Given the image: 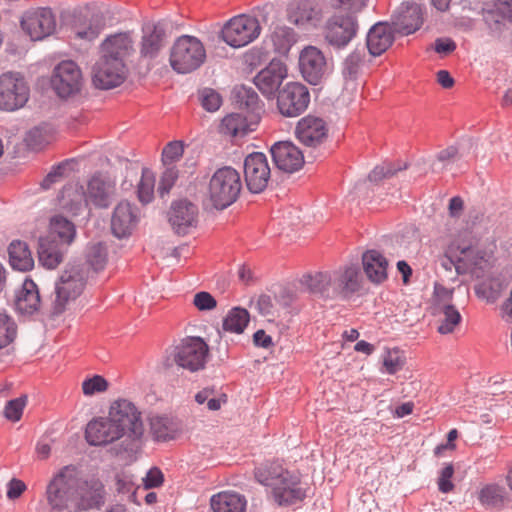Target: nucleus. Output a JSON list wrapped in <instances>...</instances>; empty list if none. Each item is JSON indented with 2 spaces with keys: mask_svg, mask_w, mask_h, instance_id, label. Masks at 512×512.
Here are the masks:
<instances>
[{
  "mask_svg": "<svg viewBox=\"0 0 512 512\" xmlns=\"http://www.w3.org/2000/svg\"><path fill=\"white\" fill-rule=\"evenodd\" d=\"M87 270L82 264H67L54 283L49 296V313L63 314L83 293L87 284Z\"/></svg>",
  "mask_w": 512,
  "mask_h": 512,
  "instance_id": "1",
  "label": "nucleus"
},
{
  "mask_svg": "<svg viewBox=\"0 0 512 512\" xmlns=\"http://www.w3.org/2000/svg\"><path fill=\"white\" fill-rule=\"evenodd\" d=\"M77 488L75 467L68 465L61 468L48 481L45 499L49 512H74V497Z\"/></svg>",
  "mask_w": 512,
  "mask_h": 512,
  "instance_id": "2",
  "label": "nucleus"
},
{
  "mask_svg": "<svg viewBox=\"0 0 512 512\" xmlns=\"http://www.w3.org/2000/svg\"><path fill=\"white\" fill-rule=\"evenodd\" d=\"M209 346L201 337H187L167 353L163 360L166 369L174 364L190 372H198L206 366Z\"/></svg>",
  "mask_w": 512,
  "mask_h": 512,
  "instance_id": "3",
  "label": "nucleus"
},
{
  "mask_svg": "<svg viewBox=\"0 0 512 512\" xmlns=\"http://www.w3.org/2000/svg\"><path fill=\"white\" fill-rule=\"evenodd\" d=\"M242 190V181L239 172L225 166L217 169L210 178L208 197L215 209L223 210L232 205Z\"/></svg>",
  "mask_w": 512,
  "mask_h": 512,
  "instance_id": "4",
  "label": "nucleus"
},
{
  "mask_svg": "<svg viewBox=\"0 0 512 512\" xmlns=\"http://www.w3.org/2000/svg\"><path fill=\"white\" fill-rule=\"evenodd\" d=\"M205 59L206 50L204 45L194 36H180L170 50L169 62L177 73H190L198 69Z\"/></svg>",
  "mask_w": 512,
  "mask_h": 512,
  "instance_id": "5",
  "label": "nucleus"
},
{
  "mask_svg": "<svg viewBox=\"0 0 512 512\" xmlns=\"http://www.w3.org/2000/svg\"><path fill=\"white\" fill-rule=\"evenodd\" d=\"M479 216L481 217L479 225L475 226L473 230L464 229L459 231L450 242L448 252H459L461 256L465 253H469V251L479 243L477 235H480L482 232L487 234L486 240L490 241L495 247V242L502 234L504 227L502 224L498 223L497 219L491 217L483 218V215L479 213H476L473 218L478 220ZM469 217L472 218V214H470Z\"/></svg>",
  "mask_w": 512,
  "mask_h": 512,
  "instance_id": "6",
  "label": "nucleus"
},
{
  "mask_svg": "<svg viewBox=\"0 0 512 512\" xmlns=\"http://www.w3.org/2000/svg\"><path fill=\"white\" fill-rule=\"evenodd\" d=\"M261 33V26L257 18L241 14L231 18L222 28L223 41L233 48L248 45Z\"/></svg>",
  "mask_w": 512,
  "mask_h": 512,
  "instance_id": "7",
  "label": "nucleus"
},
{
  "mask_svg": "<svg viewBox=\"0 0 512 512\" xmlns=\"http://www.w3.org/2000/svg\"><path fill=\"white\" fill-rule=\"evenodd\" d=\"M108 416L121 434L127 435L131 439H140L144 433V426L141 418V412L129 400L118 399L114 401L110 408Z\"/></svg>",
  "mask_w": 512,
  "mask_h": 512,
  "instance_id": "8",
  "label": "nucleus"
},
{
  "mask_svg": "<svg viewBox=\"0 0 512 512\" xmlns=\"http://www.w3.org/2000/svg\"><path fill=\"white\" fill-rule=\"evenodd\" d=\"M29 99V87L19 73L7 72L0 76V109L14 111Z\"/></svg>",
  "mask_w": 512,
  "mask_h": 512,
  "instance_id": "9",
  "label": "nucleus"
},
{
  "mask_svg": "<svg viewBox=\"0 0 512 512\" xmlns=\"http://www.w3.org/2000/svg\"><path fill=\"white\" fill-rule=\"evenodd\" d=\"M310 102L308 89L301 83L289 82L277 97L279 112L286 117H297L302 114Z\"/></svg>",
  "mask_w": 512,
  "mask_h": 512,
  "instance_id": "10",
  "label": "nucleus"
},
{
  "mask_svg": "<svg viewBox=\"0 0 512 512\" xmlns=\"http://www.w3.org/2000/svg\"><path fill=\"white\" fill-rule=\"evenodd\" d=\"M271 178L267 157L261 152L249 154L244 160V179L251 193L263 192Z\"/></svg>",
  "mask_w": 512,
  "mask_h": 512,
  "instance_id": "11",
  "label": "nucleus"
},
{
  "mask_svg": "<svg viewBox=\"0 0 512 512\" xmlns=\"http://www.w3.org/2000/svg\"><path fill=\"white\" fill-rule=\"evenodd\" d=\"M105 487L98 478L80 481L77 478V488L74 497V512L99 510L105 503Z\"/></svg>",
  "mask_w": 512,
  "mask_h": 512,
  "instance_id": "12",
  "label": "nucleus"
},
{
  "mask_svg": "<svg viewBox=\"0 0 512 512\" xmlns=\"http://www.w3.org/2000/svg\"><path fill=\"white\" fill-rule=\"evenodd\" d=\"M83 82L82 73L73 61H62L54 69L52 85L61 98L78 93Z\"/></svg>",
  "mask_w": 512,
  "mask_h": 512,
  "instance_id": "13",
  "label": "nucleus"
},
{
  "mask_svg": "<svg viewBox=\"0 0 512 512\" xmlns=\"http://www.w3.org/2000/svg\"><path fill=\"white\" fill-rule=\"evenodd\" d=\"M199 208L188 199L173 201L168 211V222L178 235H186L198 224Z\"/></svg>",
  "mask_w": 512,
  "mask_h": 512,
  "instance_id": "14",
  "label": "nucleus"
},
{
  "mask_svg": "<svg viewBox=\"0 0 512 512\" xmlns=\"http://www.w3.org/2000/svg\"><path fill=\"white\" fill-rule=\"evenodd\" d=\"M357 22L352 16L333 15L324 26L325 40L336 48L345 47L356 35Z\"/></svg>",
  "mask_w": 512,
  "mask_h": 512,
  "instance_id": "15",
  "label": "nucleus"
},
{
  "mask_svg": "<svg viewBox=\"0 0 512 512\" xmlns=\"http://www.w3.org/2000/svg\"><path fill=\"white\" fill-rule=\"evenodd\" d=\"M126 78V66L119 60H111L104 56L93 67V83L101 89L119 86Z\"/></svg>",
  "mask_w": 512,
  "mask_h": 512,
  "instance_id": "16",
  "label": "nucleus"
},
{
  "mask_svg": "<svg viewBox=\"0 0 512 512\" xmlns=\"http://www.w3.org/2000/svg\"><path fill=\"white\" fill-rule=\"evenodd\" d=\"M299 68L308 83L317 85L327 73V61L320 49L315 46H307L300 53Z\"/></svg>",
  "mask_w": 512,
  "mask_h": 512,
  "instance_id": "17",
  "label": "nucleus"
},
{
  "mask_svg": "<svg viewBox=\"0 0 512 512\" xmlns=\"http://www.w3.org/2000/svg\"><path fill=\"white\" fill-rule=\"evenodd\" d=\"M21 26L31 40L37 41L50 36L55 31L56 19L51 9L39 8L27 13L21 21Z\"/></svg>",
  "mask_w": 512,
  "mask_h": 512,
  "instance_id": "18",
  "label": "nucleus"
},
{
  "mask_svg": "<svg viewBox=\"0 0 512 512\" xmlns=\"http://www.w3.org/2000/svg\"><path fill=\"white\" fill-rule=\"evenodd\" d=\"M270 152L276 168L283 173L292 174L304 166L302 151L290 141L275 143Z\"/></svg>",
  "mask_w": 512,
  "mask_h": 512,
  "instance_id": "19",
  "label": "nucleus"
},
{
  "mask_svg": "<svg viewBox=\"0 0 512 512\" xmlns=\"http://www.w3.org/2000/svg\"><path fill=\"white\" fill-rule=\"evenodd\" d=\"M423 24V11L417 3H402L392 16L394 31L402 35L416 32Z\"/></svg>",
  "mask_w": 512,
  "mask_h": 512,
  "instance_id": "20",
  "label": "nucleus"
},
{
  "mask_svg": "<svg viewBox=\"0 0 512 512\" xmlns=\"http://www.w3.org/2000/svg\"><path fill=\"white\" fill-rule=\"evenodd\" d=\"M295 135L303 145L317 147L327 139L328 126L322 118L308 115L298 121Z\"/></svg>",
  "mask_w": 512,
  "mask_h": 512,
  "instance_id": "21",
  "label": "nucleus"
},
{
  "mask_svg": "<svg viewBox=\"0 0 512 512\" xmlns=\"http://www.w3.org/2000/svg\"><path fill=\"white\" fill-rule=\"evenodd\" d=\"M166 29L162 22H148L142 27V37L139 44L141 58L154 59L164 47Z\"/></svg>",
  "mask_w": 512,
  "mask_h": 512,
  "instance_id": "22",
  "label": "nucleus"
},
{
  "mask_svg": "<svg viewBox=\"0 0 512 512\" xmlns=\"http://www.w3.org/2000/svg\"><path fill=\"white\" fill-rule=\"evenodd\" d=\"M122 436L121 430L116 427L109 416L92 419L85 430L87 442L94 446L110 444Z\"/></svg>",
  "mask_w": 512,
  "mask_h": 512,
  "instance_id": "23",
  "label": "nucleus"
},
{
  "mask_svg": "<svg viewBox=\"0 0 512 512\" xmlns=\"http://www.w3.org/2000/svg\"><path fill=\"white\" fill-rule=\"evenodd\" d=\"M336 281L334 270H330L303 275L300 283L312 294L326 299H334L340 297Z\"/></svg>",
  "mask_w": 512,
  "mask_h": 512,
  "instance_id": "24",
  "label": "nucleus"
},
{
  "mask_svg": "<svg viewBox=\"0 0 512 512\" xmlns=\"http://www.w3.org/2000/svg\"><path fill=\"white\" fill-rule=\"evenodd\" d=\"M483 21L492 37L499 38L512 22V0H495L490 9L483 10Z\"/></svg>",
  "mask_w": 512,
  "mask_h": 512,
  "instance_id": "25",
  "label": "nucleus"
},
{
  "mask_svg": "<svg viewBox=\"0 0 512 512\" xmlns=\"http://www.w3.org/2000/svg\"><path fill=\"white\" fill-rule=\"evenodd\" d=\"M287 77L286 65L280 60H272L254 78L256 87L267 97L278 91L283 80Z\"/></svg>",
  "mask_w": 512,
  "mask_h": 512,
  "instance_id": "26",
  "label": "nucleus"
},
{
  "mask_svg": "<svg viewBox=\"0 0 512 512\" xmlns=\"http://www.w3.org/2000/svg\"><path fill=\"white\" fill-rule=\"evenodd\" d=\"M115 184L100 174H95L87 183L86 204L107 208L115 197Z\"/></svg>",
  "mask_w": 512,
  "mask_h": 512,
  "instance_id": "27",
  "label": "nucleus"
},
{
  "mask_svg": "<svg viewBox=\"0 0 512 512\" xmlns=\"http://www.w3.org/2000/svg\"><path fill=\"white\" fill-rule=\"evenodd\" d=\"M138 221L136 208L128 201H121L114 208L111 217L112 233L118 238L127 237L135 229Z\"/></svg>",
  "mask_w": 512,
  "mask_h": 512,
  "instance_id": "28",
  "label": "nucleus"
},
{
  "mask_svg": "<svg viewBox=\"0 0 512 512\" xmlns=\"http://www.w3.org/2000/svg\"><path fill=\"white\" fill-rule=\"evenodd\" d=\"M289 21L303 29L316 27L322 18L319 6L311 0H300L290 6Z\"/></svg>",
  "mask_w": 512,
  "mask_h": 512,
  "instance_id": "29",
  "label": "nucleus"
},
{
  "mask_svg": "<svg viewBox=\"0 0 512 512\" xmlns=\"http://www.w3.org/2000/svg\"><path fill=\"white\" fill-rule=\"evenodd\" d=\"M14 306L22 315H33L39 312L43 306L37 284L26 279L21 288L15 294Z\"/></svg>",
  "mask_w": 512,
  "mask_h": 512,
  "instance_id": "30",
  "label": "nucleus"
},
{
  "mask_svg": "<svg viewBox=\"0 0 512 512\" xmlns=\"http://www.w3.org/2000/svg\"><path fill=\"white\" fill-rule=\"evenodd\" d=\"M272 495L278 505L289 506L302 501L306 491L301 487L299 477L289 473L281 484L272 489Z\"/></svg>",
  "mask_w": 512,
  "mask_h": 512,
  "instance_id": "31",
  "label": "nucleus"
},
{
  "mask_svg": "<svg viewBox=\"0 0 512 512\" xmlns=\"http://www.w3.org/2000/svg\"><path fill=\"white\" fill-rule=\"evenodd\" d=\"M394 28L386 23L375 24L367 34L366 45L372 56H380L394 41Z\"/></svg>",
  "mask_w": 512,
  "mask_h": 512,
  "instance_id": "32",
  "label": "nucleus"
},
{
  "mask_svg": "<svg viewBox=\"0 0 512 512\" xmlns=\"http://www.w3.org/2000/svg\"><path fill=\"white\" fill-rule=\"evenodd\" d=\"M101 49L102 56L124 62L125 57L129 56L134 50L133 40L129 33H118L109 36L102 43Z\"/></svg>",
  "mask_w": 512,
  "mask_h": 512,
  "instance_id": "33",
  "label": "nucleus"
},
{
  "mask_svg": "<svg viewBox=\"0 0 512 512\" xmlns=\"http://www.w3.org/2000/svg\"><path fill=\"white\" fill-rule=\"evenodd\" d=\"M339 295L346 298L361 288V271L357 265L351 264L334 270Z\"/></svg>",
  "mask_w": 512,
  "mask_h": 512,
  "instance_id": "34",
  "label": "nucleus"
},
{
  "mask_svg": "<svg viewBox=\"0 0 512 512\" xmlns=\"http://www.w3.org/2000/svg\"><path fill=\"white\" fill-rule=\"evenodd\" d=\"M362 264L363 270L371 282L380 284L387 279L388 261L379 251H366L362 255Z\"/></svg>",
  "mask_w": 512,
  "mask_h": 512,
  "instance_id": "35",
  "label": "nucleus"
},
{
  "mask_svg": "<svg viewBox=\"0 0 512 512\" xmlns=\"http://www.w3.org/2000/svg\"><path fill=\"white\" fill-rule=\"evenodd\" d=\"M258 123V116L252 115L251 119L242 113H231L222 119L220 132L230 136H244L253 131Z\"/></svg>",
  "mask_w": 512,
  "mask_h": 512,
  "instance_id": "36",
  "label": "nucleus"
},
{
  "mask_svg": "<svg viewBox=\"0 0 512 512\" xmlns=\"http://www.w3.org/2000/svg\"><path fill=\"white\" fill-rule=\"evenodd\" d=\"M213 512H245L247 500L244 495L234 491H222L210 499Z\"/></svg>",
  "mask_w": 512,
  "mask_h": 512,
  "instance_id": "37",
  "label": "nucleus"
},
{
  "mask_svg": "<svg viewBox=\"0 0 512 512\" xmlns=\"http://www.w3.org/2000/svg\"><path fill=\"white\" fill-rule=\"evenodd\" d=\"M437 331L441 335L452 334L462 322L459 310L452 303L435 304Z\"/></svg>",
  "mask_w": 512,
  "mask_h": 512,
  "instance_id": "38",
  "label": "nucleus"
},
{
  "mask_svg": "<svg viewBox=\"0 0 512 512\" xmlns=\"http://www.w3.org/2000/svg\"><path fill=\"white\" fill-rule=\"evenodd\" d=\"M492 253V250L481 249L478 243L469 253H465L458 258L456 265L457 273L462 274L467 270L484 269L489 264Z\"/></svg>",
  "mask_w": 512,
  "mask_h": 512,
  "instance_id": "39",
  "label": "nucleus"
},
{
  "mask_svg": "<svg viewBox=\"0 0 512 512\" xmlns=\"http://www.w3.org/2000/svg\"><path fill=\"white\" fill-rule=\"evenodd\" d=\"M59 243L52 240L50 236L39 239L38 258L40 264L48 269H54L63 261Z\"/></svg>",
  "mask_w": 512,
  "mask_h": 512,
  "instance_id": "40",
  "label": "nucleus"
},
{
  "mask_svg": "<svg viewBox=\"0 0 512 512\" xmlns=\"http://www.w3.org/2000/svg\"><path fill=\"white\" fill-rule=\"evenodd\" d=\"M9 261L14 269L28 271L33 268L34 260L28 245L20 240L11 242L8 248Z\"/></svg>",
  "mask_w": 512,
  "mask_h": 512,
  "instance_id": "41",
  "label": "nucleus"
},
{
  "mask_svg": "<svg viewBox=\"0 0 512 512\" xmlns=\"http://www.w3.org/2000/svg\"><path fill=\"white\" fill-rule=\"evenodd\" d=\"M153 436L159 441L174 439L180 430L179 424L166 416H153L150 419Z\"/></svg>",
  "mask_w": 512,
  "mask_h": 512,
  "instance_id": "42",
  "label": "nucleus"
},
{
  "mask_svg": "<svg viewBox=\"0 0 512 512\" xmlns=\"http://www.w3.org/2000/svg\"><path fill=\"white\" fill-rule=\"evenodd\" d=\"M54 138V129L51 125L43 123L31 128L25 136L27 146L33 150H41L50 144Z\"/></svg>",
  "mask_w": 512,
  "mask_h": 512,
  "instance_id": "43",
  "label": "nucleus"
},
{
  "mask_svg": "<svg viewBox=\"0 0 512 512\" xmlns=\"http://www.w3.org/2000/svg\"><path fill=\"white\" fill-rule=\"evenodd\" d=\"M508 498L505 488L496 483L484 485L478 492L480 503L487 507H501Z\"/></svg>",
  "mask_w": 512,
  "mask_h": 512,
  "instance_id": "44",
  "label": "nucleus"
},
{
  "mask_svg": "<svg viewBox=\"0 0 512 512\" xmlns=\"http://www.w3.org/2000/svg\"><path fill=\"white\" fill-rule=\"evenodd\" d=\"M105 25L106 20L104 13L97 11L91 14L87 25L75 26L74 33L78 39L92 41L98 37Z\"/></svg>",
  "mask_w": 512,
  "mask_h": 512,
  "instance_id": "45",
  "label": "nucleus"
},
{
  "mask_svg": "<svg viewBox=\"0 0 512 512\" xmlns=\"http://www.w3.org/2000/svg\"><path fill=\"white\" fill-rule=\"evenodd\" d=\"M289 473L290 472L284 469L281 465L277 463H271L265 467L258 468L255 471V477L261 484L274 489L275 486L281 484L283 479Z\"/></svg>",
  "mask_w": 512,
  "mask_h": 512,
  "instance_id": "46",
  "label": "nucleus"
},
{
  "mask_svg": "<svg viewBox=\"0 0 512 512\" xmlns=\"http://www.w3.org/2000/svg\"><path fill=\"white\" fill-rule=\"evenodd\" d=\"M250 320L249 312L241 307L232 308L223 319L222 328L226 332L241 334Z\"/></svg>",
  "mask_w": 512,
  "mask_h": 512,
  "instance_id": "47",
  "label": "nucleus"
},
{
  "mask_svg": "<svg viewBox=\"0 0 512 512\" xmlns=\"http://www.w3.org/2000/svg\"><path fill=\"white\" fill-rule=\"evenodd\" d=\"M76 229L74 224L62 216H54L50 220V236L59 238L61 244L69 245L74 240Z\"/></svg>",
  "mask_w": 512,
  "mask_h": 512,
  "instance_id": "48",
  "label": "nucleus"
},
{
  "mask_svg": "<svg viewBox=\"0 0 512 512\" xmlns=\"http://www.w3.org/2000/svg\"><path fill=\"white\" fill-rule=\"evenodd\" d=\"M85 198L86 193L83 191L82 186L70 185L62 190L60 202L64 209L75 214L82 207L83 203L86 204Z\"/></svg>",
  "mask_w": 512,
  "mask_h": 512,
  "instance_id": "49",
  "label": "nucleus"
},
{
  "mask_svg": "<svg viewBox=\"0 0 512 512\" xmlns=\"http://www.w3.org/2000/svg\"><path fill=\"white\" fill-rule=\"evenodd\" d=\"M155 176L152 171L144 168L137 188L138 199L141 203L147 204L154 197Z\"/></svg>",
  "mask_w": 512,
  "mask_h": 512,
  "instance_id": "50",
  "label": "nucleus"
},
{
  "mask_svg": "<svg viewBox=\"0 0 512 512\" xmlns=\"http://www.w3.org/2000/svg\"><path fill=\"white\" fill-rule=\"evenodd\" d=\"M461 155L456 146H449L436 155V160L431 164L432 172L438 173L441 170L447 169L449 165L459 161Z\"/></svg>",
  "mask_w": 512,
  "mask_h": 512,
  "instance_id": "51",
  "label": "nucleus"
},
{
  "mask_svg": "<svg viewBox=\"0 0 512 512\" xmlns=\"http://www.w3.org/2000/svg\"><path fill=\"white\" fill-rule=\"evenodd\" d=\"M107 256V248L102 243H94L87 248V262L95 271L104 269L107 263Z\"/></svg>",
  "mask_w": 512,
  "mask_h": 512,
  "instance_id": "52",
  "label": "nucleus"
},
{
  "mask_svg": "<svg viewBox=\"0 0 512 512\" xmlns=\"http://www.w3.org/2000/svg\"><path fill=\"white\" fill-rule=\"evenodd\" d=\"M271 41L277 52L286 53L294 42V32L287 27H277L271 34Z\"/></svg>",
  "mask_w": 512,
  "mask_h": 512,
  "instance_id": "53",
  "label": "nucleus"
},
{
  "mask_svg": "<svg viewBox=\"0 0 512 512\" xmlns=\"http://www.w3.org/2000/svg\"><path fill=\"white\" fill-rule=\"evenodd\" d=\"M17 326L7 314L0 313V349L12 343L16 337Z\"/></svg>",
  "mask_w": 512,
  "mask_h": 512,
  "instance_id": "54",
  "label": "nucleus"
},
{
  "mask_svg": "<svg viewBox=\"0 0 512 512\" xmlns=\"http://www.w3.org/2000/svg\"><path fill=\"white\" fill-rule=\"evenodd\" d=\"M198 99L202 107L208 112L217 111L222 104L220 94L211 88H203L198 92Z\"/></svg>",
  "mask_w": 512,
  "mask_h": 512,
  "instance_id": "55",
  "label": "nucleus"
},
{
  "mask_svg": "<svg viewBox=\"0 0 512 512\" xmlns=\"http://www.w3.org/2000/svg\"><path fill=\"white\" fill-rule=\"evenodd\" d=\"M405 364V358L399 349L387 350L383 356V367L388 374H395Z\"/></svg>",
  "mask_w": 512,
  "mask_h": 512,
  "instance_id": "56",
  "label": "nucleus"
},
{
  "mask_svg": "<svg viewBox=\"0 0 512 512\" xmlns=\"http://www.w3.org/2000/svg\"><path fill=\"white\" fill-rule=\"evenodd\" d=\"M363 62V54L359 51H353L347 56L343 63V75L346 78L354 79Z\"/></svg>",
  "mask_w": 512,
  "mask_h": 512,
  "instance_id": "57",
  "label": "nucleus"
},
{
  "mask_svg": "<svg viewBox=\"0 0 512 512\" xmlns=\"http://www.w3.org/2000/svg\"><path fill=\"white\" fill-rule=\"evenodd\" d=\"M108 389V382L100 375H94L82 383V391L86 396L94 395L95 393L105 392Z\"/></svg>",
  "mask_w": 512,
  "mask_h": 512,
  "instance_id": "58",
  "label": "nucleus"
},
{
  "mask_svg": "<svg viewBox=\"0 0 512 512\" xmlns=\"http://www.w3.org/2000/svg\"><path fill=\"white\" fill-rule=\"evenodd\" d=\"M27 402V396L23 395L19 398L8 401L5 406L4 414L8 420L18 421L20 420L23 409Z\"/></svg>",
  "mask_w": 512,
  "mask_h": 512,
  "instance_id": "59",
  "label": "nucleus"
},
{
  "mask_svg": "<svg viewBox=\"0 0 512 512\" xmlns=\"http://www.w3.org/2000/svg\"><path fill=\"white\" fill-rule=\"evenodd\" d=\"M454 475V467L453 465L447 464L439 473V477L437 480L438 489L441 493H450L454 490L455 485L452 482V477Z\"/></svg>",
  "mask_w": 512,
  "mask_h": 512,
  "instance_id": "60",
  "label": "nucleus"
},
{
  "mask_svg": "<svg viewBox=\"0 0 512 512\" xmlns=\"http://www.w3.org/2000/svg\"><path fill=\"white\" fill-rule=\"evenodd\" d=\"M184 152V145L181 141L169 142L162 151V159L165 164L179 160Z\"/></svg>",
  "mask_w": 512,
  "mask_h": 512,
  "instance_id": "61",
  "label": "nucleus"
},
{
  "mask_svg": "<svg viewBox=\"0 0 512 512\" xmlns=\"http://www.w3.org/2000/svg\"><path fill=\"white\" fill-rule=\"evenodd\" d=\"M236 96L241 106H245L246 108L252 111H254L257 108L259 103V97L257 93L252 89L242 87L237 91Z\"/></svg>",
  "mask_w": 512,
  "mask_h": 512,
  "instance_id": "62",
  "label": "nucleus"
},
{
  "mask_svg": "<svg viewBox=\"0 0 512 512\" xmlns=\"http://www.w3.org/2000/svg\"><path fill=\"white\" fill-rule=\"evenodd\" d=\"M177 178L178 173L174 168H168L163 172L158 186V192L162 197L169 193Z\"/></svg>",
  "mask_w": 512,
  "mask_h": 512,
  "instance_id": "63",
  "label": "nucleus"
},
{
  "mask_svg": "<svg viewBox=\"0 0 512 512\" xmlns=\"http://www.w3.org/2000/svg\"><path fill=\"white\" fill-rule=\"evenodd\" d=\"M193 304L200 311H208L216 307L217 301L210 293L201 291L195 294Z\"/></svg>",
  "mask_w": 512,
  "mask_h": 512,
  "instance_id": "64",
  "label": "nucleus"
}]
</instances>
